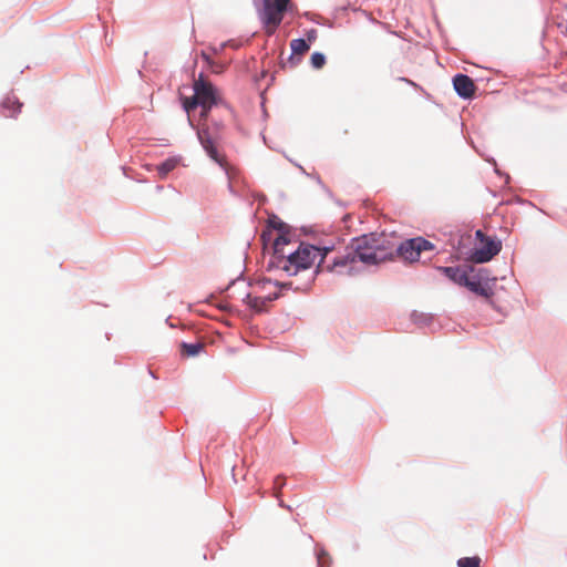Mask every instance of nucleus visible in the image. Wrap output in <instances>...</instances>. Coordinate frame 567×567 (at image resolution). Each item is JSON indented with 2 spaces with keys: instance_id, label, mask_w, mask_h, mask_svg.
I'll list each match as a JSON object with an SVG mask.
<instances>
[{
  "instance_id": "1",
  "label": "nucleus",
  "mask_w": 567,
  "mask_h": 567,
  "mask_svg": "<svg viewBox=\"0 0 567 567\" xmlns=\"http://www.w3.org/2000/svg\"><path fill=\"white\" fill-rule=\"evenodd\" d=\"M383 235L374 233L351 239L346 252L337 256L331 265L327 266L329 271H337L341 275L355 276L361 272L357 266L360 261L367 266H377L386 260L393 259V246H388Z\"/></svg>"
},
{
  "instance_id": "2",
  "label": "nucleus",
  "mask_w": 567,
  "mask_h": 567,
  "mask_svg": "<svg viewBox=\"0 0 567 567\" xmlns=\"http://www.w3.org/2000/svg\"><path fill=\"white\" fill-rule=\"evenodd\" d=\"M333 248V244L322 247L301 244L295 251L274 252L266 265V270L271 271L278 269L282 270L288 276H298L312 267L318 255H320L321 261H323L326 256L332 251Z\"/></svg>"
},
{
  "instance_id": "3",
  "label": "nucleus",
  "mask_w": 567,
  "mask_h": 567,
  "mask_svg": "<svg viewBox=\"0 0 567 567\" xmlns=\"http://www.w3.org/2000/svg\"><path fill=\"white\" fill-rule=\"evenodd\" d=\"M218 103L217 91L213 84L205 81L203 74L199 75V79L194 83V95L192 99H185L183 102V107L185 112L189 113L197 109L202 107L200 116L206 117L209 110Z\"/></svg>"
},
{
  "instance_id": "4",
  "label": "nucleus",
  "mask_w": 567,
  "mask_h": 567,
  "mask_svg": "<svg viewBox=\"0 0 567 567\" xmlns=\"http://www.w3.org/2000/svg\"><path fill=\"white\" fill-rule=\"evenodd\" d=\"M488 270L485 268H476L474 266L468 265V271L466 274L465 280L463 281V287H466L470 291L488 298L492 295L491 288L486 285L488 281Z\"/></svg>"
},
{
  "instance_id": "5",
  "label": "nucleus",
  "mask_w": 567,
  "mask_h": 567,
  "mask_svg": "<svg viewBox=\"0 0 567 567\" xmlns=\"http://www.w3.org/2000/svg\"><path fill=\"white\" fill-rule=\"evenodd\" d=\"M288 8H281L274 0H264L262 10L259 11L260 21L267 27V33L271 35L280 25Z\"/></svg>"
},
{
  "instance_id": "6",
  "label": "nucleus",
  "mask_w": 567,
  "mask_h": 567,
  "mask_svg": "<svg viewBox=\"0 0 567 567\" xmlns=\"http://www.w3.org/2000/svg\"><path fill=\"white\" fill-rule=\"evenodd\" d=\"M197 138L207 156L226 171L225 158L217 147L216 133H213L209 127H202L197 130Z\"/></svg>"
},
{
  "instance_id": "7",
  "label": "nucleus",
  "mask_w": 567,
  "mask_h": 567,
  "mask_svg": "<svg viewBox=\"0 0 567 567\" xmlns=\"http://www.w3.org/2000/svg\"><path fill=\"white\" fill-rule=\"evenodd\" d=\"M321 262L322 261L320 260L316 270H311V268H310L308 271L303 272V274H306V280L302 284L296 285L293 281L282 282L279 280H271L269 278H264L259 281V285H261L262 288H265V286L269 284V285H274L279 290L306 291L311 287L312 282L315 281L316 275L318 274L319 268L321 267Z\"/></svg>"
},
{
  "instance_id": "8",
  "label": "nucleus",
  "mask_w": 567,
  "mask_h": 567,
  "mask_svg": "<svg viewBox=\"0 0 567 567\" xmlns=\"http://www.w3.org/2000/svg\"><path fill=\"white\" fill-rule=\"evenodd\" d=\"M484 245L481 248H475L471 254V259L477 264L488 262L502 249V243L491 237L482 241Z\"/></svg>"
},
{
  "instance_id": "9",
  "label": "nucleus",
  "mask_w": 567,
  "mask_h": 567,
  "mask_svg": "<svg viewBox=\"0 0 567 567\" xmlns=\"http://www.w3.org/2000/svg\"><path fill=\"white\" fill-rule=\"evenodd\" d=\"M453 86L456 94L462 99H471L475 92V84L473 80L463 73H457L453 76Z\"/></svg>"
},
{
  "instance_id": "10",
  "label": "nucleus",
  "mask_w": 567,
  "mask_h": 567,
  "mask_svg": "<svg viewBox=\"0 0 567 567\" xmlns=\"http://www.w3.org/2000/svg\"><path fill=\"white\" fill-rule=\"evenodd\" d=\"M394 255H398L410 262L417 261L420 259V252L416 249L414 238L406 239L398 247H393V256Z\"/></svg>"
},
{
  "instance_id": "11",
  "label": "nucleus",
  "mask_w": 567,
  "mask_h": 567,
  "mask_svg": "<svg viewBox=\"0 0 567 567\" xmlns=\"http://www.w3.org/2000/svg\"><path fill=\"white\" fill-rule=\"evenodd\" d=\"M437 269L451 281L463 287V281L465 280L466 274L468 271V265L463 264L458 266H446L439 267Z\"/></svg>"
},
{
  "instance_id": "12",
  "label": "nucleus",
  "mask_w": 567,
  "mask_h": 567,
  "mask_svg": "<svg viewBox=\"0 0 567 567\" xmlns=\"http://www.w3.org/2000/svg\"><path fill=\"white\" fill-rule=\"evenodd\" d=\"M22 103L14 96H8L1 103V113L6 117H14L21 111Z\"/></svg>"
},
{
  "instance_id": "13",
  "label": "nucleus",
  "mask_w": 567,
  "mask_h": 567,
  "mask_svg": "<svg viewBox=\"0 0 567 567\" xmlns=\"http://www.w3.org/2000/svg\"><path fill=\"white\" fill-rule=\"evenodd\" d=\"M280 296L279 291L268 295L265 298L252 297L249 292L245 295L244 301L252 309L260 310L266 302L277 300Z\"/></svg>"
},
{
  "instance_id": "14",
  "label": "nucleus",
  "mask_w": 567,
  "mask_h": 567,
  "mask_svg": "<svg viewBox=\"0 0 567 567\" xmlns=\"http://www.w3.org/2000/svg\"><path fill=\"white\" fill-rule=\"evenodd\" d=\"M179 157H169L157 165L156 169L161 178H165L168 173L177 167Z\"/></svg>"
},
{
  "instance_id": "15",
  "label": "nucleus",
  "mask_w": 567,
  "mask_h": 567,
  "mask_svg": "<svg viewBox=\"0 0 567 567\" xmlns=\"http://www.w3.org/2000/svg\"><path fill=\"white\" fill-rule=\"evenodd\" d=\"M204 343L203 342H182L181 343V352L183 355L187 357H195L199 354L204 350Z\"/></svg>"
},
{
  "instance_id": "16",
  "label": "nucleus",
  "mask_w": 567,
  "mask_h": 567,
  "mask_svg": "<svg viewBox=\"0 0 567 567\" xmlns=\"http://www.w3.org/2000/svg\"><path fill=\"white\" fill-rule=\"evenodd\" d=\"M290 48L292 51V54L290 55V61H292L295 54L302 55L306 52H308L310 49V44L305 39L299 38V39H293L291 41Z\"/></svg>"
},
{
  "instance_id": "17",
  "label": "nucleus",
  "mask_w": 567,
  "mask_h": 567,
  "mask_svg": "<svg viewBox=\"0 0 567 567\" xmlns=\"http://www.w3.org/2000/svg\"><path fill=\"white\" fill-rule=\"evenodd\" d=\"M315 553H316L317 563H318L319 567H330L331 566L332 559L324 548L319 547L317 545Z\"/></svg>"
},
{
  "instance_id": "18",
  "label": "nucleus",
  "mask_w": 567,
  "mask_h": 567,
  "mask_svg": "<svg viewBox=\"0 0 567 567\" xmlns=\"http://www.w3.org/2000/svg\"><path fill=\"white\" fill-rule=\"evenodd\" d=\"M290 239L288 238V230L280 233L279 236L274 241L272 249L275 250V254L278 252H286L284 250V246L288 245Z\"/></svg>"
},
{
  "instance_id": "19",
  "label": "nucleus",
  "mask_w": 567,
  "mask_h": 567,
  "mask_svg": "<svg viewBox=\"0 0 567 567\" xmlns=\"http://www.w3.org/2000/svg\"><path fill=\"white\" fill-rule=\"evenodd\" d=\"M411 318L415 324L421 327L429 326L433 320V317L431 315L416 311L412 312Z\"/></svg>"
},
{
  "instance_id": "20",
  "label": "nucleus",
  "mask_w": 567,
  "mask_h": 567,
  "mask_svg": "<svg viewBox=\"0 0 567 567\" xmlns=\"http://www.w3.org/2000/svg\"><path fill=\"white\" fill-rule=\"evenodd\" d=\"M481 558L477 556L463 557L457 560L458 567H480Z\"/></svg>"
},
{
  "instance_id": "21",
  "label": "nucleus",
  "mask_w": 567,
  "mask_h": 567,
  "mask_svg": "<svg viewBox=\"0 0 567 567\" xmlns=\"http://www.w3.org/2000/svg\"><path fill=\"white\" fill-rule=\"evenodd\" d=\"M414 240H415L416 249L419 250L420 254L425 250L434 249V245L423 237H415Z\"/></svg>"
},
{
  "instance_id": "22",
  "label": "nucleus",
  "mask_w": 567,
  "mask_h": 567,
  "mask_svg": "<svg viewBox=\"0 0 567 567\" xmlns=\"http://www.w3.org/2000/svg\"><path fill=\"white\" fill-rule=\"evenodd\" d=\"M326 63V56L323 53L315 52L311 55V65L315 69H321Z\"/></svg>"
},
{
  "instance_id": "23",
  "label": "nucleus",
  "mask_w": 567,
  "mask_h": 567,
  "mask_svg": "<svg viewBox=\"0 0 567 567\" xmlns=\"http://www.w3.org/2000/svg\"><path fill=\"white\" fill-rule=\"evenodd\" d=\"M269 226L271 228L278 230L279 233H284V231L288 230L287 224H285L282 220H280L277 217H274V218L269 219Z\"/></svg>"
},
{
  "instance_id": "24",
  "label": "nucleus",
  "mask_w": 567,
  "mask_h": 567,
  "mask_svg": "<svg viewBox=\"0 0 567 567\" xmlns=\"http://www.w3.org/2000/svg\"><path fill=\"white\" fill-rule=\"evenodd\" d=\"M274 485H275L277 493L280 492L282 489V487L285 486V477L281 475L277 476L274 481Z\"/></svg>"
},
{
  "instance_id": "25",
  "label": "nucleus",
  "mask_w": 567,
  "mask_h": 567,
  "mask_svg": "<svg viewBox=\"0 0 567 567\" xmlns=\"http://www.w3.org/2000/svg\"><path fill=\"white\" fill-rule=\"evenodd\" d=\"M306 37L307 39H305L309 44L315 42L316 39H317V30L316 29H310L306 32Z\"/></svg>"
},
{
  "instance_id": "26",
  "label": "nucleus",
  "mask_w": 567,
  "mask_h": 567,
  "mask_svg": "<svg viewBox=\"0 0 567 567\" xmlns=\"http://www.w3.org/2000/svg\"><path fill=\"white\" fill-rule=\"evenodd\" d=\"M475 236L481 241H485V239L488 238V236H485L481 229L476 230Z\"/></svg>"
},
{
  "instance_id": "27",
  "label": "nucleus",
  "mask_w": 567,
  "mask_h": 567,
  "mask_svg": "<svg viewBox=\"0 0 567 567\" xmlns=\"http://www.w3.org/2000/svg\"><path fill=\"white\" fill-rule=\"evenodd\" d=\"M290 0H274V3L280 6L281 8H288V3Z\"/></svg>"
},
{
  "instance_id": "28",
  "label": "nucleus",
  "mask_w": 567,
  "mask_h": 567,
  "mask_svg": "<svg viewBox=\"0 0 567 567\" xmlns=\"http://www.w3.org/2000/svg\"><path fill=\"white\" fill-rule=\"evenodd\" d=\"M239 281H240V279L233 280V281L230 282V285H229L228 289H229V288H231V287H234V286H236Z\"/></svg>"
},
{
  "instance_id": "29",
  "label": "nucleus",
  "mask_w": 567,
  "mask_h": 567,
  "mask_svg": "<svg viewBox=\"0 0 567 567\" xmlns=\"http://www.w3.org/2000/svg\"><path fill=\"white\" fill-rule=\"evenodd\" d=\"M401 80H402V81H405V82H408V83H410V84H414L412 81L408 80L406 78H401Z\"/></svg>"
},
{
  "instance_id": "30",
  "label": "nucleus",
  "mask_w": 567,
  "mask_h": 567,
  "mask_svg": "<svg viewBox=\"0 0 567 567\" xmlns=\"http://www.w3.org/2000/svg\"><path fill=\"white\" fill-rule=\"evenodd\" d=\"M202 55H203V58H204L205 60H207V61L209 60V58H208V55H206V53H204V52H203V54H202Z\"/></svg>"
},
{
  "instance_id": "31",
  "label": "nucleus",
  "mask_w": 567,
  "mask_h": 567,
  "mask_svg": "<svg viewBox=\"0 0 567 567\" xmlns=\"http://www.w3.org/2000/svg\"><path fill=\"white\" fill-rule=\"evenodd\" d=\"M150 374H151V377L156 378L155 374L151 370H150Z\"/></svg>"
}]
</instances>
